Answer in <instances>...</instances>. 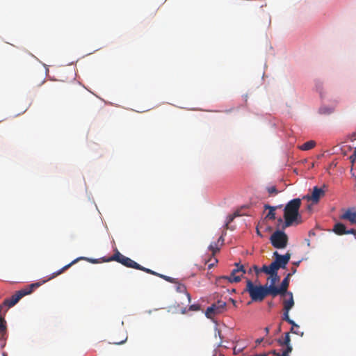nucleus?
<instances>
[{
    "mask_svg": "<svg viewBox=\"0 0 356 356\" xmlns=\"http://www.w3.org/2000/svg\"><path fill=\"white\" fill-rule=\"evenodd\" d=\"M284 316H283V320L288 322L289 324H291L292 326H291V332L292 333H294V334H299V333L297 332V331H295L294 330V326H297V324L290 318L289 317V311L288 310H284Z\"/></svg>",
    "mask_w": 356,
    "mask_h": 356,
    "instance_id": "obj_14",
    "label": "nucleus"
},
{
    "mask_svg": "<svg viewBox=\"0 0 356 356\" xmlns=\"http://www.w3.org/2000/svg\"><path fill=\"white\" fill-rule=\"evenodd\" d=\"M234 354H236V353H238V350H236V348L234 349Z\"/></svg>",
    "mask_w": 356,
    "mask_h": 356,
    "instance_id": "obj_41",
    "label": "nucleus"
},
{
    "mask_svg": "<svg viewBox=\"0 0 356 356\" xmlns=\"http://www.w3.org/2000/svg\"><path fill=\"white\" fill-rule=\"evenodd\" d=\"M234 354H236V353H238V350H236V348L234 349Z\"/></svg>",
    "mask_w": 356,
    "mask_h": 356,
    "instance_id": "obj_42",
    "label": "nucleus"
},
{
    "mask_svg": "<svg viewBox=\"0 0 356 356\" xmlns=\"http://www.w3.org/2000/svg\"><path fill=\"white\" fill-rule=\"evenodd\" d=\"M349 159H350V163L352 164H353L354 163L356 162V158H354V154H353L351 156H350Z\"/></svg>",
    "mask_w": 356,
    "mask_h": 356,
    "instance_id": "obj_34",
    "label": "nucleus"
},
{
    "mask_svg": "<svg viewBox=\"0 0 356 356\" xmlns=\"http://www.w3.org/2000/svg\"><path fill=\"white\" fill-rule=\"evenodd\" d=\"M262 341H263V339H262V338H261V339H257V340H256V343H257V344H259Z\"/></svg>",
    "mask_w": 356,
    "mask_h": 356,
    "instance_id": "obj_37",
    "label": "nucleus"
},
{
    "mask_svg": "<svg viewBox=\"0 0 356 356\" xmlns=\"http://www.w3.org/2000/svg\"><path fill=\"white\" fill-rule=\"evenodd\" d=\"M353 154H354V158H356V147L354 149Z\"/></svg>",
    "mask_w": 356,
    "mask_h": 356,
    "instance_id": "obj_39",
    "label": "nucleus"
},
{
    "mask_svg": "<svg viewBox=\"0 0 356 356\" xmlns=\"http://www.w3.org/2000/svg\"><path fill=\"white\" fill-rule=\"evenodd\" d=\"M252 269L254 270L255 273L257 275H259V274L261 273V271L259 270L260 268H259L256 265H254L252 266Z\"/></svg>",
    "mask_w": 356,
    "mask_h": 356,
    "instance_id": "obj_30",
    "label": "nucleus"
},
{
    "mask_svg": "<svg viewBox=\"0 0 356 356\" xmlns=\"http://www.w3.org/2000/svg\"><path fill=\"white\" fill-rule=\"evenodd\" d=\"M249 293V296L253 302H262L268 296L273 297L274 290L268 283L264 285L254 284L251 280H248L246 287L244 290Z\"/></svg>",
    "mask_w": 356,
    "mask_h": 356,
    "instance_id": "obj_2",
    "label": "nucleus"
},
{
    "mask_svg": "<svg viewBox=\"0 0 356 356\" xmlns=\"http://www.w3.org/2000/svg\"><path fill=\"white\" fill-rule=\"evenodd\" d=\"M259 270L261 273H264L267 275H270L273 273L275 269L271 268V264L269 266L264 265L261 268H260Z\"/></svg>",
    "mask_w": 356,
    "mask_h": 356,
    "instance_id": "obj_24",
    "label": "nucleus"
},
{
    "mask_svg": "<svg viewBox=\"0 0 356 356\" xmlns=\"http://www.w3.org/2000/svg\"><path fill=\"white\" fill-rule=\"evenodd\" d=\"M252 267L250 268L249 270V273H252Z\"/></svg>",
    "mask_w": 356,
    "mask_h": 356,
    "instance_id": "obj_43",
    "label": "nucleus"
},
{
    "mask_svg": "<svg viewBox=\"0 0 356 356\" xmlns=\"http://www.w3.org/2000/svg\"><path fill=\"white\" fill-rule=\"evenodd\" d=\"M277 208V207L270 206L269 204H265L264 209L266 210V209L269 210V212L266 215V218L270 220H275V211Z\"/></svg>",
    "mask_w": 356,
    "mask_h": 356,
    "instance_id": "obj_16",
    "label": "nucleus"
},
{
    "mask_svg": "<svg viewBox=\"0 0 356 356\" xmlns=\"http://www.w3.org/2000/svg\"><path fill=\"white\" fill-rule=\"evenodd\" d=\"M352 234L356 236V229H350L349 230L346 231V234Z\"/></svg>",
    "mask_w": 356,
    "mask_h": 356,
    "instance_id": "obj_31",
    "label": "nucleus"
},
{
    "mask_svg": "<svg viewBox=\"0 0 356 356\" xmlns=\"http://www.w3.org/2000/svg\"><path fill=\"white\" fill-rule=\"evenodd\" d=\"M326 188L325 185L323 186V188H318V186H314L313 188V191L312 195H307L303 197V199H307V200H312L314 203L318 202L319 200L325 195V191L324 188Z\"/></svg>",
    "mask_w": 356,
    "mask_h": 356,
    "instance_id": "obj_11",
    "label": "nucleus"
},
{
    "mask_svg": "<svg viewBox=\"0 0 356 356\" xmlns=\"http://www.w3.org/2000/svg\"><path fill=\"white\" fill-rule=\"evenodd\" d=\"M272 245L277 249H283L288 243V236L282 231H275L270 238Z\"/></svg>",
    "mask_w": 356,
    "mask_h": 356,
    "instance_id": "obj_5",
    "label": "nucleus"
},
{
    "mask_svg": "<svg viewBox=\"0 0 356 356\" xmlns=\"http://www.w3.org/2000/svg\"><path fill=\"white\" fill-rule=\"evenodd\" d=\"M108 261H115L120 263L123 266L127 268H131L137 270L144 271L151 275H157L156 272L152 270L151 269L145 268L141 265L138 264L131 259L125 257L120 252L117 251Z\"/></svg>",
    "mask_w": 356,
    "mask_h": 356,
    "instance_id": "obj_4",
    "label": "nucleus"
},
{
    "mask_svg": "<svg viewBox=\"0 0 356 356\" xmlns=\"http://www.w3.org/2000/svg\"><path fill=\"white\" fill-rule=\"evenodd\" d=\"M342 220H347L351 224L356 225V210L354 208L348 209L341 216Z\"/></svg>",
    "mask_w": 356,
    "mask_h": 356,
    "instance_id": "obj_12",
    "label": "nucleus"
},
{
    "mask_svg": "<svg viewBox=\"0 0 356 356\" xmlns=\"http://www.w3.org/2000/svg\"><path fill=\"white\" fill-rule=\"evenodd\" d=\"M157 273V275H155L156 276H159V277L163 278V280H165V281H168L170 283H176L177 282L175 281V278H172V277H168L166 275H163L159 274L158 273Z\"/></svg>",
    "mask_w": 356,
    "mask_h": 356,
    "instance_id": "obj_27",
    "label": "nucleus"
},
{
    "mask_svg": "<svg viewBox=\"0 0 356 356\" xmlns=\"http://www.w3.org/2000/svg\"><path fill=\"white\" fill-rule=\"evenodd\" d=\"M6 332V321L4 318L0 314V336L3 337Z\"/></svg>",
    "mask_w": 356,
    "mask_h": 356,
    "instance_id": "obj_19",
    "label": "nucleus"
},
{
    "mask_svg": "<svg viewBox=\"0 0 356 356\" xmlns=\"http://www.w3.org/2000/svg\"><path fill=\"white\" fill-rule=\"evenodd\" d=\"M81 259H85V260H87L91 263H93V264H96L97 263V260L96 259H88V258H86V257H81L80 258Z\"/></svg>",
    "mask_w": 356,
    "mask_h": 356,
    "instance_id": "obj_33",
    "label": "nucleus"
},
{
    "mask_svg": "<svg viewBox=\"0 0 356 356\" xmlns=\"http://www.w3.org/2000/svg\"><path fill=\"white\" fill-rule=\"evenodd\" d=\"M284 296H286V298L284 300V302H283L284 310L290 311V309L294 305L293 293L291 292H288V293H285Z\"/></svg>",
    "mask_w": 356,
    "mask_h": 356,
    "instance_id": "obj_13",
    "label": "nucleus"
},
{
    "mask_svg": "<svg viewBox=\"0 0 356 356\" xmlns=\"http://www.w3.org/2000/svg\"><path fill=\"white\" fill-rule=\"evenodd\" d=\"M223 242H224V238H223V237H222V236H220V237L218 238V241H217V243H218V244H219V243H220V245H222V244L223 243Z\"/></svg>",
    "mask_w": 356,
    "mask_h": 356,
    "instance_id": "obj_36",
    "label": "nucleus"
},
{
    "mask_svg": "<svg viewBox=\"0 0 356 356\" xmlns=\"http://www.w3.org/2000/svg\"><path fill=\"white\" fill-rule=\"evenodd\" d=\"M291 339L289 332L285 333V336L284 339H279L277 342L281 346H286V348L282 351V353H278L275 350H273L271 353L276 356H289V353L292 351V346L290 344Z\"/></svg>",
    "mask_w": 356,
    "mask_h": 356,
    "instance_id": "obj_9",
    "label": "nucleus"
},
{
    "mask_svg": "<svg viewBox=\"0 0 356 356\" xmlns=\"http://www.w3.org/2000/svg\"><path fill=\"white\" fill-rule=\"evenodd\" d=\"M333 110L332 108L325 106L321 107L319 109V113L321 114L329 115L331 114Z\"/></svg>",
    "mask_w": 356,
    "mask_h": 356,
    "instance_id": "obj_26",
    "label": "nucleus"
},
{
    "mask_svg": "<svg viewBox=\"0 0 356 356\" xmlns=\"http://www.w3.org/2000/svg\"><path fill=\"white\" fill-rule=\"evenodd\" d=\"M267 191L270 195H277L279 193L276 187L274 186L268 187Z\"/></svg>",
    "mask_w": 356,
    "mask_h": 356,
    "instance_id": "obj_28",
    "label": "nucleus"
},
{
    "mask_svg": "<svg viewBox=\"0 0 356 356\" xmlns=\"http://www.w3.org/2000/svg\"><path fill=\"white\" fill-rule=\"evenodd\" d=\"M217 335H218L220 339L222 340V337L221 336L220 330L219 329H218V328H216V330H215V336L216 337Z\"/></svg>",
    "mask_w": 356,
    "mask_h": 356,
    "instance_id": "obj_32",
    "label": "nucleus"
},
{
    "mask_svg": "<svg viewBox=\"0 0 356 356\" xmlns=\"http://www.w3.org/2000/svg\"><path fill=\"white\" fill-rule=\"evenodd\" d=\"M277 270H275L270 274L271 277V283L269 286H275V283L280 280V277L277 274Z\"/></svg>",
    "mask_w": 356,
    "mask_h": 356,
    "instance_id": "obj_21",
    "label": "nucleus"
},
{
    "mask_svg": "<svg viewBox=\"0 0 356 356\" xmlns=\"http://www.w3.org/2000/svg\"><path fill=\"white\" fill-rule=\"evenodd\" d=\"M333 231L338 235L346 234V227L343 223L337 222L334 225Z\"/></svg>",
    "mask_w": 356,
    "mask_h": 356,
    "instance_id": "obj_15",
    "label": "nucleus"
},
{
    "mask_svg": "<svg viewBox=\"0 0 356 356\" xmlns=\"http://www.w3.org/2000/svg\"><path fill=\"white\" fill-rule=\"evenodd\" d=\"M40 286V284L38 282L33 283L25 288L17 291L15 292L14 295H13L10 298L6 299L2 305H0V312H1L3 307H11L14 306L22 297L26 295H29L31 293L33 290Z\"/></svg>",
    "mask_w": 356,
    "mask_h": 356,
    "instance_id": "obj_3",
    "label": "nucleus"
},
{
    "mask_svg": "<svg viewBox=\"0 0 356 356\" xmlns=\"http://www.w3.org/2000/svg\"><path fill=\"white\" fill-rule=\"evenodd\" d=\"M292 274L293 273H288L286 275V276L282 280L280 288L277 287L276 286H271V288L273 290H274L273 297H276L278 295H284L289 292L287 289L289 285V280Z\"/></svg>",
    "mask_w": 356,
    "mask_h": 356,
    "instance_id": "obj_10",
    "label": "nucleus"
},
{
    "mask_svg": "<svg viewBox=\"0 0 356 356\" xmlns=\"http://www.w3.org/2000/svg\"><path fill=\"white\" fill-rule=\"evenodd\" d=\"M209 249L212 252V254L214 255L220 250L219 244L217 242L212 243L210 244Z\"/></svg>",
    "mask_w": 356,
    "mask_h": 356,
    "instance_id": "obj_23",
    "label": "nucleus"
},
{
    "mask_svg": "<svg viewBox=\"0 0 356 356\" xmlns=\"http://www.w3.org/2000/svg\"><path fill=\"white\" fill-rule=\"evenodd\" d=\"M176 291L179 293H186L187 298H188V302H191V295L189 293L187 292L186 291V287L184 284H179L177 286H176Z\"/></svg>",
    "mask_w": 356,
    "mask_h": 356,
    "instance_id": "obj_18",
    "label": "nucleus"
},
{
    "mask_svg": "<svg viewBox=\"0 0 356 356\" xmlns=\"http://www.w3.org/2000/svg\"><path fill=\"white\" fill-rule=\"evenodd\" d=\"M189 309L191 311H199L200 309V305L199 304L191 305Z\"/></svg>",
    "mask_w": 356,
    "mask_h": 356,
    "instance_id": "obj_29",
    "label": "nucleus"
},
{
    "mask_svg": "<svg viewBox=\"0 0 356 356\" xmlns=\"http://www.w3.org/2000/svg\"><path fill=\"white\" fill-rule=\"evenodd\" d=\"M240 216H241V214L239 213L238 211H236L234 213L229 215L227 218V222H226V225H225L226 228L228 229L229 224H230L236 217Z\"/></svg>",
    "mask_w": 356,
    "mask_h": 356,
    "instance_id": "obj_22",
    "label": "nucleus"
},
{
    "mask_svg": "<svg viewBox=\"0 0 356 356\" xmlns=\"http://www.w3.org/2000/svg\"><path fill=\"white\" fill-rule=\"evenodd\" d=\"M265 331H266V333H268V332H269V328H268V327H266L265 328Z\"/></svg>",
    "mask_w": 356,
    "mask_h": 356,
    "instance_id": "obj_40",
    "label": "nucleus"
},
{
    "mask_svg": "<svg viewBox=\"0 0 356 356\" xmlns=\"http://www.w3.org/2000/svg\"><path fill=\"white\" fill-rule=\"evenodd\" d=\"M299 328H300V327H299V325H297V326H294V330H295V331H297V332L299 333V334H298V335L302 336V335H303V332H300L299 331Z\"/></svg>",
    "mask_w": 356,
    "mask_h": 356,
    "instance_id": "obj_35",
    "label": "nucleus"
},
{
    "mask_svg": "<svg viewBox=\"0 0 356 356\" xmlns=\"http://www.w3.org/2000/svg\"><path fill=\"white\" fill-rule=\"evenodd\" d=\"M226 302L218 300L209 307L205 312V315L208 318L212 319L214 316L222 314L226 309Z\"/></svg>",
    "mask_w": 356,
    "mask_h": 356,
    "instance_id": "obj_7",
    "label": "nucleus"
},
{
    "mask_svg": "<svg viewBox=\"0 0 356 356\" xmlns=\"http://www.w3.org/2000/svg\"><path fill=\"white\" fill-rule=\"evenodd\" d=\"M296 271V268H294L293 270H292L293 273H294Z\"/></svg>",
    "mask_w": 356,
    "mask_h": 356,
    "instance_id": "obj_44",
    "label": "nucleus"
},
{
    "mask_svg": "<svg viewBox=\"0 0 356 356\" xmlns=\"http://www.w3.org/2000/svg\"><path fill=\"white\" fill-rule=\"evenodd\" d=\"M79 259H76L74 261H72L71 263H70L69 264L65 266L64 267H63L61 269H60L59 270H58L57 272H55L53 274V276L52 277H55L59 275H60L62 273H63L65 270H67V268H69L72 265H73L74 264H75Z\"/></svg>",
    "mask_w": 356,
    "mask_h": 356,
    "instance_id": "obj_20",
    "label": "nucleus"
},
{
    "mask_svg": "<svg viewBox=\"0 0 356 356\" xmlns=\"http://www.w3.org/2000/svg\"><path fill=\"white\" fill-rule=\"evenodd\" d=\"M301 206V200L295 198L289 201L284 209V218L285 220L283 229L290 227L293 224H300L301 222V216L299 209Z\"/></svg>",
    "mask_w": 356,
    "mask_h": 356,
    "instance_id": "obj_1",
    "label": "nucleus"
},
{
    "mask_svg": "<svg viewBox=\"0 0 356 356\" xmlns=\"http://www.w3.org/2000/svg\"><path fill=\"white\" fill-rule=\"evenodd\" d=\"M236 268H234L229 276H224L222 278L227 280L229 282H239L241 280V276L245 273L246 270L243 265L238 263H235Z\"/></svg>",
    "mask_w": 356,
    "mask_h": 356,
    "instance_id": "obj_8",
    "label": "nucleus"
},
{
    "mask_svg": "<svg viewBox=\"0 0 356 356\" xmlns=\"http://www.w3.org/2000/svg\"><path fill=\"white\" fill-rule=\"evenodd\" d=\"M214 266V264L211 263L209 264V268H211Z\"/></svg>",
    "mask_w": 356,
    "mask_h": 356,
    "instance_id": "obj_38",
    "label": "nucleus"
},
{
    "mask_svg": "<svg viewBox=\"0 0 356 356\" xmlns=\"http://www.w3.org/2000/svg\"><path fill=\"white\" fill-rule=\"evenodd\" d=\"M316 145V142L314 140H309L305 143H303L301 146H300V149L302 151H307L312 148H314Z\"/></svg>",
    "mask_w": 356,
    "mask_h": 356,
    "instance_id": "obj_17",
    "label": "nucleus"
},
{
    "mask_svg": "<svg viewBox=\"0 0 356 356\" xmlns=\"http://www.w3.org/2000/svg\"><path fill=\"white\" fill-rule=\"evenodd\" d=\"M127 338H128L127 334L126 333H124L122 339H117V340L113 341L111 343L116 344V345L123 344L127 341Z\"/></svg>",
    "mask_w": 356,
    "mask_h": 356,
    "instance_id": "obj_25",
    "label": "nucleus"
},
{
    "mask_svg": "<svg viewBox=\"0 0 356 356\" xmlns=\"http://www.w3.org/2000/svg\"><path fill=\"white\" fill-rule=\"evenodd\" d=\"M273 257L275 260L271 263V268L279 270L280 268H286L287 264L290 261L291 254L286 252L285 254L281 255L278 252L275 251L273 252Z\"/></svg>",
    "mask_w": 356,
    "mask_h": 356,
    "instance_id": "obj_6",
    "label": "nucleus"
}]
</instances>
